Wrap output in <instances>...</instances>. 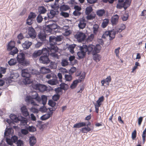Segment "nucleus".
Instances as JSON below:
<instances>
[{"instance_id": "1", "label": "nucleus", "mask_w": 146, "mask_h": 146, "mask_svg": "<svg viewBox=\"0 0 146 146\" xmlns=\"http://www.w3.org/2000/svg\"><path fill=\"white\" fill-rule=\"evenodd\" d=\"M49 44L47 45V48L51 52H56L57 50V47L56 45L57 42L62 40V38L60 36L55 37L54 36L49 37Z\"/></svg>"}, {"instance_id": "2", "label": "nucleus", "mask_w": 146, "mask_h": 146, "mask_svg": "<svg viewBox=\"0 0 146 146\" xmlns=\"http://www.w3.org/2000/svg\"><path fill=\"white\" fill-rule=\"evenodd\" d=\"M13 132V130L11 128H7L5 130V131L4 133L5 136H9L10 137L12 136L11 139L7 138H6V141L7 144L10 146H13L12 145L13 143H15V141L18 140V137L15 136H12V133Z\"/></svg>"}, {"instance_id": "3", "label": "nucleus", "mask_w": 146, "mask_h": 146, "mask_svg": "<svg viewBox=\"0 0 146 146\" xmlns=\"http://www.w3.org/2000/svg\"><path fill=\"white\" fill-rule=\"evenodd\" d=\"M33 99H35L36 101L39 102L41 101V98L38 96V94L36 92H32L31 96H27L25 98V101L28 104H31L32 105L37 106V105L34 101Z\"/></svg>"}, {"instance_id": "4", "label": "nucleus", "mask_w": 146, "mask_h": 146, "mask_svg": "<svg viewBox=\"0 0 146 146\" xmlns=\"http://www.w3.org/2000/svg\"><path fill=\"white\" fill-rule=\"evenodd\" d=\"M41 50L42 52V54H44V56H47L48 55H50L54 58H58V56L55 53L56 52H51L48 48L47 49L46 48H43Z\"/></svg>"}, {"instance_id": "5", "label": "nucleus", "mask_w": 146, "mask_h": 146, "mask_svg": "<svg viewBox=\"0 0 146 146\" xmlns=\"http://www.w3.org/2000/svg\"><path fill=\"white\" fill-rule=\"evenodd\" d=\"M116 33L113 31H106L103 34L102 37L104 38H107L111 40L115 36Z\"/></svg>"}, {"instance_id": "6", "label": "nucleus", "mask_w": 146, "mask_h": 146, "mask_svg": "<svg viewBox=\"0 0 146 146\" xmlns=\"http://www.w3.org/2000/svg\"><path fill=\"white\" fill-rule=\"evenodd\" d=\"M33 88L40 92H44L46 90L47 87L45 85L40 84H36L33 86Z\"/></svg>"}, {"instance_id": "7", "label": "nucleus", "mask_w": 146, "mask_h": 146, "mask_svg": "<svg viewBox=\"0 0 146 146\" xmlns=\"http://www.w3.org/2000/svg\"><path fill=\"white\" fill-rule=\"evenodd\" d=\"M80 51L77 53V55L79 59L83 58L85 56L87 49L84 48L82 46L79 47Z\"/></svg>"}, {"instance_id": "8", "label": "nucleus", "mask_w": 146, "mask_h": 146, "mask_svg": "<svg viewBox=\"0 0 146 146\" xmlns=\"http://www.w3.org/2000/svg\"><path fill=\"white\" fill-rule=\"evenodd\" d=\"M10 117L12 121L9 119H7L6 120L7 122L9 125H11L13 122L18 123L19 122V119L18 117H17V116L13 114H11L10 115Z\"/></svg>"}, {"instance_id": "9", "label": "nucleus", "mask_w": 146, "mask_h": 146, "mask_svg": "<svg viewBox=\"0 0 146 146\" xmlns=\"http://www.w3.org/2000/svg\"><path fill=\"white\" fill-rule=\"evenodd\" d=\"M75 37L79 42H82L85 39L86 35L82 33L79 32L75 35Z\"/></svg>"}, {"instance_id": "10", "label": "nucleus", "mask_w": 146, "mask_h": 146, "mask_svg": "<svg viewBox=\"0 0 146 146\" xmlns=\"http://www.w3.org/2000/svg\"><path fill=\"white\" fill-rule=\"evenodd\" d=\"M78 27L79 29H83L86 25V21L84 17L80 19L78 21Z\"/></svg>"}, {"instance_id": "11", "label": "nucleus", "mask_w": 146, "mask_h": 146, "mask_svg": "<svg viewBox=\"0 0 146 146\" xmlns=\"http://www.w3.org/2000/svg\"><path fill=\"white\" fill-rule=\"evenodd\" d=\"M50 31V32L52 33L53 31H54L56 33L57 31V30L59 28V27L57 26L56 23H53L48 25Z\"/></svg>"}, {"instance_id": "12", "label": "nucleus", "mask_w": 146, "mask_h": 146, "mask_svg": "<svg viewBox=\"0 0 146 146\" xmlns=\"http://www.w3.org/2000/svg\"><path fill=\"white\" fill-rule=\"evenodd\" d=\"M19 76V75L18 73L13 72L11 73L10 76L8 79L9 82H11L10 81H15Z\"/></svg>"}, {"instance_id": "13", "label": "nucleus", "mask_w": 146, "mask_h": 146, "mask_svg": "<svg viewBox=\"0 0 146 146\" xmlns=\"http://www.w3.org/2000/svg\"><path fill=\"white\" fill-rule=\"evenodd\" d=\"M28 34L32 39H34L36 36V33L35 29L32 27H30L28 29Z\"/></svg>"}, {"instance_id": "14", "label": "nucleus", "mask_w": 146, "mask_h": 146, "mask_svg": "<svg viewBox=\"0 0 146 146\" xmlns=\"http://www.w3.org/2000/svg\"><path fill=\"white\" fill-rule=\"evenodd\" d=\"M119 16L117 15H113L111 17V23L113 25H117L118 22Z\"/></svg>"}, {"instance_id": "15", "label": "nucleus", "mask_w": 146, "mask_h": 146, "mask_svg": "<svg viewBox=\"0 0 146 146\" xmlns=\"http://www.w3.org/2000/svg\"><path fill=\"white\" fill-rule=\"evenodd\" d=\"M39 61L41 63L44 64H47L50 62L47 56H41L39 58Z\"/></svg>"}, {"instance_id": "16", "label": "nucleus", "mask_w": 146, "mask_h": 146, "mask_svg": "<svg viewBox=\"0 0 146 146\" xmlns=\"http://www.w3.org/2000/svg\"><path fill=\"white\" fill-rule=\"evenodd\" d=\"M38 37L41 41H44L46 39V35L45 32L43 31H41L38 34Z\"/></svg>"}, {"instance_id": "17", "label": "nucleus", "mask_w": 146, "mask_h": 146, "mask_svg": "<svg viewBox=\"0 0 146 146\" xmlns=\"http://www.w3.org/2000/svg\"><path fill=\"white\" fill-rule=\"evenodd\" d=\"M69 29V27L68 26H64L62 28V30L64 35L67 36L70 33V31Z\"/></svg>"}, {"instance_id": "18", "label": "nucleus", "mask_w": 146, "mask_h": 146, "mask_svg": "<svg viewBox=\"0 0 146 146\" xmlns=\"http://www.w3.org/2000/svg\"><path fill=\"white\" fill-rule=\"evenodd\" d=\"M21 75L24 77H30L31 76L29 72L27 69H25L22 70Z\"/></svg>"}, {"instance_id": "19", "label": "nucleus", "mask_w": 146, "mask_h": 146, "mask_svg": "<svg viewBox=\"0 0 146 146\" xmlns=\"http://www.w3.org/2000/svg\"><path fill=\"white\" fill-rule=\"evenodd\" d=\"M83 46L84 48H86L87 49L86 52L87 51H88V54H89V52L91 51H92L93 52V50L94 48V45L92 44H90L88 45V47L86 45H83Z\"/></svg>"}, {"instance_id": "20", "label": "nucleus", "mask_w": 146, "mask_h": 146, "mask_svg": "<svg viewBox=\"0 0 146 146\" xmlns=\"http://www.w3.org/2000/svg\"><path fill=\"white\" fill-rule=\"evenodd\" d=\"M48 82L49 84L52 85H56L58 83L56 76H54V78H53L52 79L48 80Z\"/></svg>"}, {"instance_id": "21", "label": "nucleus", "mask_w": 146, "mask_h": 146, "mask_svg": "<svg viewBox=\"0 0 146 146\" xmlns=\"http://www.w3.org/2000/svg\"><path fill=\"white\" fill-rule=\"evenodd\" d=\"M17 58L18 62L20 63L25 59V55L22 53H19L18 55Z\"/></svg>"}, {"instance_id": "22", "label": "nucleus", "mask_w": 146, "mask_h": 146, "mask_svg": "<svg viewBox=\"0 0 146 146\" xmlns=\"http://www.w3.org/2000/svg\"><path fill=\"white\" fill-rule=\"evenodd\" d=\"M21 110L23 115L25 116H27L29 115V113L27 111L26 106H23L21 107Z\"/></svg>"}, {"instance_id": "23", "label": "nucleus", "mask_w": 146, "mask_h": 146, "mask_svg": "<svg viewBox=\"0 0 146 146\" xmlns=\"http://www.w3.org/2000/svg\"><path fill=\"white\" fill-rule=\"evenodd\" d=\"M32 44L31 42L27 40L22 44V46L25 49H27L29 48Z\"/></svg>"}, {"instance_id": "24", "label": "nucleus", "mask_w": 146, "mask_h": 146, "mask_svg": "<svg viewBox=\"0 0 146 146\" xmlns=\"http://www.w3.org/2000/svg\"><path fill=\"white\" fill-rule=\"evenodd\" d=\"M101 48V46L99 44H97L95 46L93 50V53H99Z\"/></svg>"}, {"instance_id": "25", "label": "nucleus", "mask_w": 146, "mask_h": 146, "mask_svg": "<svg viewBox=\"0 0 146 146\" xmlns=\"http://www.w3.org/2000/svg\"><path fill=\"white\" fill-rule=\"evenodd\" d=\"M96 13L98 16L101 17L105 15V11L104 9H99L97 11Z\"/></svg>"}, {"instance_id": "26", "label": "nucleus", "mask_w": 146, "mask_h": 146, "mask_svg": "<svg viewBox=\"0 0 146 146\" xmlns=\"http://www.w3.org/2000/svg\"><path fill=\"white\" fill-rule=\"evenodd\" d=\"M29 143L31 146H33L36 143V138L34 136H32L29 138Z\"/></svg>"}, {"instance_id": "27", "label": "nucleus", "mask_w": 146, "mask_h": 146, "mask_svg": "<svg viewBox=\"0 0 146 146\" xmlns=\"http://www.w3.org/2000/svg\"><path fill=\"white\" fill-rule=\"evenodd\" d=\"M59 8L61 11H66L69 10L70 7L67 5L64 4L61 5Z\"/></svg>"}, {"instance_id": "28", "label": "nucleus", "mask_w": 146, "mask_h": 146, "mask_svg": "<svg viewBox=\"0 0 146 146\" xmlns=\"http://www.w3.org/2000/svg\"><path fill=\"white\" fill-rule=\"evenodd\" d=\"M56 11L52 10L50 11V13H48V18L52 19L56 15Z\"/></svg>"}, {"instance_id": "29", "label": "nucleus", "mask_w": 146, "mask_h": 146, "mask_svg": "<svg viewBox=\"0 0 146 146\" xmlns=\"http://www.w3.org/2000/svg\"><path fill=\"white\" fill-rule=\"evenodd\" d=\"M15 42L14 41H11L9 43L7 46V49L10 50L13 48H15Z\"/></svg>"}, {"instance_id": "30", "label": "nucleus", "mask_w": 146, "mask_h": 146, "mask_svg": "<svg viewBox=\"0 0 146 146\" xmlns=\"http://www.w3.org/2000/svg\"><path fill=\"white\" fill-rule=\"evenodd\" d=\"M80 80H74L70 85V88L71 89L75 88L77 86L78 84L80 82L79 81Z\"/></svg>"}, {"instance_id": "31", "label": "nucleus", "mask_w": 146, "mask_h": 146, "mask_svg": "<svg viewBox=\"0 0 146 146\" xmlns=\"http://www.w3.org/2000/svg\"><path fill=\"white\" fill-rule=\"evenodd\" d=\"M40 72L42 74H46L49 73L50 70L49 68H46L45 67H41L40 70Z\"/></svg>"}, {"instance_id": "32", "label": "nucleus", "mask_w": 146, "mask_h": 146, "mask_svg": "<svg viewBox=\"0 0 146 146\" xmlns=\"http://www.w3.org/2000/svg\"><path fill=\"white\" fill-rule=\"evenodd\" d=\"M42 52L41 50L36 51L33 53V56L34 58H36L41 55L42 54Z\"/></svg>"}, {"instance_id": "33", "label": "nucleus", "mask_w": 146, "mask_h": 146, "mask_svg": "<svg viewBox=\"0 0 146 146\" xmlns=\"http://www.w3.org/2000/svg\"><path fill=\"white\" fill-rule=\"evenodd\" d=\"M76 46V45L74 44L70 45L69 46L68 49L71 53L73 54L74 53V49Z\"/></svg>"}, {"instance_id": "34", "label": "nucleus", "mask_w": 146, "mask_h": 146, "mask_svg": "<svg viewBox=\"0 0 146 146\" xmlns=\"http://www.w3.org/2000/svg\"><path fill=\"white\" fill-rule=\"evenodd\" d=\"M38 11L40 14H44L46 12V10L43 6L40 7L38 8Z\"/></svg>"}, {"instance_id": "35", "label": "nucleus", "mask_w": 146, "mask_h": 146, "mask_svg": "<svg viewBox=\"0 0 146 146\" xmlns=\"http://www.w3.org/2000/svg\"><path fill=\"white\" fill-rule=\"evenodd\" d=\"M99 26L97 24H95L93 26L92 29L94 34L96 35L98 31Z\"/></svg>"}, {"instance_id": "36", "label": "nucleus", "mask_w": 146, "mask_h": 146, "mask_svg": "<svg viewBox=\"0 0 146 146\" xmlns=\"http://www.w3.org/2000/svg\"><path fill=\"white\" fill-rule=\"evenodd\" d=\"M86 123L81 122L76 124L74 125L73 127L74 128H80L86 125Z\"/></svg>"}, {"instance_id": "37", "label": "nucleus", "mask_w": 146, "mask_h": 146, "mask_svg": "<svg viewBox=\"0 0 146 146\" xmlns=\"http://www.w3.org/2000/svg\"><path fill=\"white\" fill-rule=\"evenodd\" d=\"M131 2V0H126L123 3L124 6V9L125 10L130 5Z\"/></svg>"}, {"instance_id": "38", "label": "nucleus", "mask_w": 146, "mask_h": 146, "mask_svg": "<svg viewBox=\"0 0 146 146\" xmlns=\"http://www.w3.org/2000/svg\"><path fill=\"white\" fill-rule=\"evenodd\" d=\"M109 22V20L107 19H104L102 23V26L103 28H105L108 25Z\"/></svg>"}, {"instance_id": "39", "label": "nucleus", "mask_w": 146, "mask_h": 146, "mask_svg": "<svg viewBox=\"0 0 146 146\" xmlns=\"http://www.w3.org/2000/svg\"><path fill=\"white\" fill-rule=\"evenodd\" d=\"M60 86L62 89V90H67L68 88V85L64 83H61L60 85Z\"/></svg>"}, {"instance_id": "40", "label": "nucleus", "mask_w": 146, "mask_h": 146, "mask_svg": "<svg viewBox=\"0 0 146 146\" xmlns=\"http://www.w3.org/2000/svg\"><path fill=\"white\" fill-rule=\"evenodd\" d=\"M93 58L94 59L96 62L99 61L101 59V57L100 55L99 54H94Z\"/></svg>"}, {"instance_id": "41", "label": "nucleus", "mask_w": 146, "mask_h": 146, "mask_svg": "<svg viewBox=\"0 0 146 146\" xmlns=\"http://www.w3.org/2000/svg\"><path fill=\"white\" fill-rule=\"evenodd\" d=\"M92 10L93 9L92 7L90 6L88 7L86 9L85 13L87 15H89Z\"/></svg>"}, {"instance_id": "42", "label": "nucleus", "mask_w": 146, "mask_h": 146, "mask_svg": "<svg viewBox=\"0 0 146 146\" xmlns=\"http://www.w3.org/2000/svg\"><path fill=\"white\" fill-rule=\"evenodd\" d=\"M65 79L66 81H70L72 79V77L71 74L69 73V74L65 75Z\"/></svg>"}, {"instance_id": "43", "label": "nucleus", "mask_w": 146, "mask_h": 146, "mask_svg": "<svg viewBox=\"0 0 146 146\" xmlns=\"http://www.w3.org/2000/svg\"><path fill=\"white\" fill-rule=\"evenodd\" d=\"M10 50H11V51L10 52V54L12 55H14L15 54H17L18 52V50L16 47L13 48Z\"/></svg>"}, {"instance_id": "44", "label": "nucleus", "mask_w": 146, "mask_h": 146, "mask_svg": "<svg viewBox=\"0 0 146 146\" xmlns=\"http://www.w3.org/2000/svg\"><path fill=\"white\" fill-rule=\"evenodd\" d=\"M30 77H25V78L23 80V82L25 84H29L32 81L29 78Z\"/></svg>"}, {"instance_id": "45", "label": "nucleus", "mask_w": 146, "mask_h": 146, "mask_svg": "<svg viewBox=\"0 0 146 146\" xmlns=\"http://www.w3.org/2000/svg\"><path fill=\"white\" fill-rule=\"evenodd\" d=\"M20 63L23 66H27L29 64V62L28 60L25 59L23 61Z\"/></svg>"}, {"instance_id": "46", "label": "nucleus", "mask_w": 146, "mask_h": 146, "mask_svg": "<svg viewBox=\"0 0 146 146\" xmlns=\"http://www.w3.org/2000/svg\"><path fill=\"white\" fill-rule=\"evenodd\" d=\"M47 97L45 95H42L41 98V100H42L43 104L44 105L46 104L47 100Z\"/></svg>"}, {"instance_id": "47", "label": "nucleus", "mask_w": 146, "mask_h": 146, "mask_svg": "<svg viewBox=\"0 0 146 146\" xmlns=\"http://www.w3.org/2000/svg\"><path fill=\"white\" fill-rule=\"evenodd\" d=\"M51 115L49 113H46L41 117V119L42 120L47 119L50 117Z\"/></svg>"}, {"instance_id": "48", "label": "nucleus", "mask_w": 146, "mask_h": 146, "mask_svg": "<svg viewBox=\"0 0 146 146\" xmlns=\"http://www.w3.org/2000/svg\"><path fill=\"white\" fill-rule=\"evenodd\" d=\"M104 100V97L103 96L100 98L97 101V103L98 106H100Z\"/></svg>"}, {"instance_id": "49", "label": "nucleus", "mask_w": 146, "mask_h": 146, "mask_svg": "<svg viewBox=\"0 0 146 146\" xmlns=\"http://www.w3.org/2000/svg\"><path fill=\"white\" fill-rule=\"evenodd\" d=\"M68 64V62L67 60L65 59H63L61 62V64L63 66H65Z\"/></svg>"}, {"instance_id": "50", "label": "nucleus", "mask_w": 146, "mask_h": 146, "mask_svg": "<svg viewBox=\"0 0 146 146\" xmlns=\"http://www.w3.org/2000/svg\"><path fill=\"white\" fill-rule=\"evenodd\" d=\"M43 20V18L40 14H39L36 18V21L38 23H41Z\"/></svg>"}, {"instance_id": "51", "label": "nucleus", "mask_w": 146, "mask_h": 146, "mask_svg": "<svg viewBox=\"0 0 146 146\" xmlns=\"http://www.w3.org/2000/svg\"><path fill=\"white\" fill-rule=\"evenodd\" d=\"M94 36V34H91L90 36H89L87 38V41L88 42H89L92 41L93 39Z\"/></svg>"}, {"instance_id": "52", "label": "nucleus", "mask_w": 146, "mask_h": 146, "mask_svg": "<svg viewBox=\"0 0 146 146\" xmlns=\"http://www.w3.org/2000/svg\"><path fill=\"white\" fill-rule=\"evenodd\" d=\"M9 64L11 66L13 65L16 64V60L13 59H11L8 62Z\"/></svg>"}, {"instance_id": "53", "label": "nucleus", "mask_w": 146, "mask_h": 146, "mask_svg": "<svg viewBox=\"0 0 146 146\" xmlns=\"http://www.w3.org/2000/svg\"><path fill=\"white\" fill-rule=\"evenodd\" d=\"M60 15L65 18L68 17H69V15L68 13L61 11L60 13Z\"/></svg>"}, {"instance_id": "54", "label": "nucleus", "mask_w": 146, "mask_h": 146, "mask_svg": "<svg viewBox=\"0 0 146 146\" xmlns=\"http://www.w3.org/2000/svg\"><path fill=\"white\" fill-rule=\"evenodd\" d=\"M28 130L31 132H34L36 131V128L33 126H29L27 128Z\"/></svg>"}, {"instance_id": "55", "label": "nucleus", "mask_w": 146, "mask_h": 146, "mask_svg": "<svg viewBox=\"0 0 146 146\" xmlns=\"http://www.w3.org/2000/svg\"><path fill=\"white\" fill-rule=\"evenodd\" d=\"M50 66L51 68L55 69L57 67V65L55 62H50Z\"/></svg>"}, {"instance_id": "56", "label": "nucleus", "mask_w": 146, "mask_h": 146, "mask_svg": "<svg viewBox=\"0 0 146 146\" xmlns=\"http://www.w3.org/2000/svg\"><path fill=\"white\" fill-rule=\"evenodd\" d=\"M88 16L86 17V19L88 20H91L93 19L95 17V14H90V15H87Z\"/></svg>"}, {"instance_id": "57", "label": "nucleus", "mask_w": 146, "mask_h": 146, "mask_svg": "<svg viewBox=\"0 0 146 146\" xmlns=\"http://www.w3.org/2000/svg\"><path fill=\"white\" fill-rule=\"evenodd\" d=\"M55 91L57 94H61L62 93V90L60 87H58L56 88L55 89Z\"/></svg>"}, {"instance_id": "58", "label": "nucleus", "mask_w": 146, "mask_h": 146, "mask_svg": "<svg viewBox=\"0 0 146 146\" xmlns=\"http://www.w3.org/2000/svg\"><path fill=\"white\" fill-rule=\"evenodd\" d=\"M48 104L51 107H54L55 106L56 103L52 100H50L48 101Z\"/></svg>"}, {"instance_id": "59", "label": "nucleus", "mask_w": 146, "mask_h": 146, "mask_svg": "<svg viewBox=\"0 0 146 146\" xmlns=\"http://www.w3.org/2000/svg\"><path fill=\"white\" fill-rule=\"evenodd\" d=\"M60 96L59 94H55L53 96L52 98L54 101H57L59 99Z\"/></svg>"}, {"instance_id": "60", "label": "nucleus", "mask_w": 146, "mask_h": 146, "mask_svg": "<svg viewBox=\"0 0 146 146\" xmlns=\"http://www.w3.org/2000/svg\"><path fill=\"white\" fill-rule=\"evenodd\" d=\"M91 130V129L89 127H87L83 128L82 129V131L84 133H87Z\"/></svg>"}, {"instance_id": "61", "label": "nucleus", "mask_w": 146, "mask_h": 146, "mask_svg": "<svg viewBox=\"0 0 146 146\" xmlns=\"http://www.w3.org/2000/svg\"><path fill=\"white\" fill-rule=\"evenodd\" d=\"M117 7L119 9H121L123 7L124 8V5L122 2H119L118 3L117 5Z\"/></svg>"}, {"instance_id": "62", "label": "nucleus", "mask_w": 146, "mask_h": 146, "mask_svg": "<svg viewBox=\"0 0 146 146\" xmlns=\"http://www.w3.org/2000/svg\"><path fill=\"white\" fill-rule=\"evenodd\" d=\"M146 128L145 129V130L143 131V134L142 135V138L143 139V143H144L145 140V137H146Z\"/></svg>"}, {"instance_id": "63", "label": "nucleus", "mask_w": 146, "mask_h": 146, "mask_svg": "<svg viewBox=\"0 0 146 146\" xmlns=\"http://www.w3.org/2000/svg\"><path fill=\"white\" fill-rule=\"evenodd\" d=\"M36 16V15L35 13L31 12L29 14L28 18L33 19Z\"/></svg>"}, {"instance_id": "64", "label": "nucleus", "mask_w": 146, "mask_h": 146, "mask_svg": "<svg viewBox=\"0 0 146 146\" xmlns=\"http://www.w3.org/2000/svg\"><path fill=\"white\" fill-rule=\"evenodd\" d=\"M76 70V68L75 67H73L71 68L69 71V74H72L74 73Z\"/></svg>"}]
</instances>
